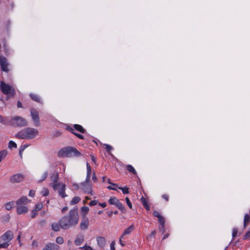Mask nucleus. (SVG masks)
Here are the masks:
<instances>
[{"label": "nucleus", "instance_id": "obj_1", "mask_svg": "<svg viewBox=\"0 0 250 250\" xmlns=\"http://www.w3.org/2000/svg\"><path fill=\"white\" fill-rule=\"evenodd\" d=\"M79 220L78 208H73L69 210L68 215H65L59 220L61 228L63 229H68L76 226Z\"/></svg>", "mask_w": 250, "mask_h": 250}, {"label": "nucleus", "instance_id": "obj_2", "mask_svg": "<svg viewBox=\"0 0 250 250\" xmlns=\"http://www.w3.org/2000/svg\"><path fill=\"white\" fill-rule=\"evenodd\" d=\"M39 134V131L37 129L27 127L23 130L18 132L15 136L21 139H30L34 138Z\"/></svg>", "mask_w": 250, "mask_h": 250}, {"label": "nucleus", "instance_id": "obj_3", "mask_svg": "<svg viewBox=\"0 0 250 250\" xmlns=\"http://www.w3.org/2000/svg\"><path fill=\"white\" fill-rule=\"evenodd\" d=\"M81 153L76 148L72 146H66L61 149L58 152L59 157H79Z\"/></svg>", "mask_w": 250, "mask_h": 250}, {"label": "nucleus", "instance_id": "obj_4", "mask_svg": "<svg viewBox=\"0 0 250 250\" xmlns=\"http://www.w3.org/2000/svg\"><path fill=\"white\" fill-rule=\"evenodd\" d=\"M0 88L2 93L7 95L8 98L13 97L15 94V89L10 85L5 83L4 82H1Z\"/></svg>", "mask_w": 250, "mask_h": 250}, {"label": "nucleus", "instance_id": "obj_5", "mask_svg": "<svg viewBox=\"0 0 250 250\" xmlns=\"http://www.w3.org/2000/svg\"><path fill=\"white\" fill-rule=\"evenodd\" d=\"M10 125L15 126L22 127L27 125V122L21 117L15 116L11 118Z\"/></svg>", "mask_w": 250, "mask_h": 250}, {"label": "nucleus", "instance_id": "obj_6", "mask_svg": "<svg viewBox=\"0 0 250 250\" xmlns=\"http://www.w3.org/2000/svg\"><path fill=\"white\" fill-rule=\"evenodd\" d=\"M53 189L55 190H58L59 195L62 197L64 198L67 196L65 193V185L63 184L57 183V184H51Z\"/></svg>", "mask_w": 250, "mask_h": 250}, {"label": "nucleus", "instance_id": "obj_7", "mask_svg": "<svg viewBox=\"0 0 250 250\" xmlns=\"http://www.w3.org/2000/svg\"><path fill=\"white\" fill-rule=\"evenodd\" d=\"M24 179V176L20 173L15 174L10 177L9 181L11 183L15 184L21 182Z\"/></svg>", "mask_w": 250, "mask_h": 250}, {"label": "nucleus", "instance_id": "obj_8", "mask_svg": "<svg viewBox=\"0 0 250 250\" xmlns=\"http://www.w3.org/2000/svg\"><path fill=\"white\" fill-rule=\"evenodd\" d=\"M31 115L36 126H38L40 125V118L38 111L32 108L30 109Z\"/></svg>", "mask_w": 250, "mask_h": 250}, {"label": "nucleus", "instance_id": "obj_9", "mask_svg": "<svg viewBox=\"0 0 250 250\" xmlns=\"http://www.w3.org/2000/svg\"><path fill=\"white\" fill-rule=\"evenodd\" d=\"M82 189L87 194L93 195V190L92 189L91 185L89 182H85L81 184Z\"/></svg>", "mask_w": 250, "mask_h": 250}, {"label": "nucleus", "instance_id": "obj_10", "mask_svg": "<svg viewBox=\"0 0 250 250\" xmlns=\"http://www.w3.org/2000/svg\"><path fill=\"white\" fill-rule=\"evenodd\" d=\"M13 236L14 234L13 232L11 230H8L0 236V240L9 243V241L13 239Z\"/></svg>", "mask_w": 250, "mask_h": 250}, {"label": "nucleus", "instance_id": "obj_11", "mask_svg": "<svg viewBox=\"0 0 250 250\" xmlns=\"http://www.w3.org/2000/svg\"><path fill=\"white\" fill-rule=\"evenodd\" d=\"M0 64L2 71L6 73L9 71L8 68L9 64L6 58L0 56Z\"/></svg>", "mask_w": 250, "mask_h": 250}, {"label": "nucleus", "instance_id": "obj_12", "mask_svg": "<svg viewBox=\"0 0 250 250\" xmlns=\"http://www.w3.org/2000/svg\"><path fill=\"white\" fill-rule=\"evenodd\" d=\"M89 225V222L88 219L86 217H83L80 224V229L83 230H86L88 228Z\"/></svg>", "mask_w": 250, "mask_h": 250}, {"label": "nucleus", "instance_id": "obj_13", "mask_svg": "<svg viewBox=\"0 0 250 250\" xmlns=\"http://www.w3.org/2000/svg\"><path fill=\"white\" fill-rule=\"evenodd\" d=\"M98 246L101 248L103 249L106 245V240L102 236L97 237L96 238Z\"/></svg>", "mask_w": 250, "mask_h": 250}, {"label": "nucleus", "instance_id": "obj_14", "mask_svg": "<svg viewBox=\"0 0 250 250\" xmlns=\"http://www.w3.org/2000/svg\"><path fill=\"white\" fill-rule=\"evenodd\" d=\"M28 210V208L26 206L18 205L17 212L18 214H22L26 213Z\"/></svg>", "mask_w": 250, "mask_h": 250}, {"label": "nucleus", "instance_id": "obj_15", "mask_svg": "<svg viewBox=\"0 0 250 250\" xmlns=\"http://www.w3.org/2000/svg\"><path fill=\"white\" fill-rule=\"evenodd\" d=\"M30 200L26 196H22L17 201V204L21 206H26Z\"/></svg>", "mask_w": 250, "mask_h": 250}, {"label": "nucleus", "instance_id": "obj_16", "mask_svg": "<svg viewBox=\"0 0 250 250\" xmlns=\"http://www.w3.org/2000/svg\"><path fill=\"white\" fill-rule=\"evenodd\" d=\"M48 176V172L47 171H44L42 175H40V174H38L37 176V178L38 180V182H42Z\"/></svg>", "mask_w": 250, "mask_h": 250}, {"label": "nucleus", "instance_id": "obj_17", "mask_svg": "<svg viewBox=\"0 0 250 250\" xmlns=\"http://www.w3.org/2000/svg\"><path fill=\"white\" fill-rule=\"evenodd\" d=\"M86 167H87V175L85 180V182H89L90 180V175L91 173V167L89 164V163H87L86 164Z\"/></svg>", "mask_w": 250, "mask_h": 250}, {"label": "nucleus", "instance_id": "obj_18", "mask_svg": "<svg viewBox=\"0 0 250 250\" xmlns=\"http://www.w3.org/2000/svg\"><path fill=\"white\" fill-rule=\"evenodd\" d=\"M84 241V236L83 235L78 236L75 240V244L76 246H80Z\"/></svg>", "mask_w": 250, "mask_h": 250}, {"label": "nucleus", "instance_id": "obj_19", "mask_svg": "<svg viewBox=\"0 0 250 250\" xmlns=\"http://www.w3.org/2000/svg\"><path fill=\"white\" fill-rule=\"evenodd\" d=\"M134 229V228L133 225H131L124 230L122 234V236H124L125 235L130 234L131 232V231L133 230Z\"/></svg>", "mask_w": 250, "mask_h": 250}, {"label": "nucleus", "instance_id": "obj_20", "mask_svg": "<svg viewBox=\"0 0 250 250\" xmlns=\"http://www.w3.org/2000/svg\"><path fill=\"white\" fill-rule=\"evenodd\" d=\"M50 250H60V247L55 243H49L47 244Z\"/></svg>", "mask_w": 250, "mask_h": 250}, {"label": "nucleus", "instance_id": "obj_21", "mask_svg": "<svg viewBox=\"0 0 250 250\" xmlns=\"http://www.w3.org/2000/svg\"><path fill=\"white\" fill-rule=\"evenodd\" d=\"M51 228L55 231H59L61 228L59 223H54L51 224Z\"/></svg>", "mask_w": 250, "mask_h": 250}, {"label": "nucleus", "instance_id": "obj_22", "mask_svg": "<svg viewBox=\"0 0 250 250\" xmlns=\"http://www.w3.org/2000/svg\"><path fill=\"white\" fill-rule=\"evenodd\" d=\"M81 211L83 217H86V215L89 211V208L86 206H83L81 208Z\"/></svg>", "mask_w": 250, "mask_h": 250}, {"label": "nucleus", "instance_id": "obj_23", "mask_svg": "<svg viewBox=\"0 0 250 250\" xmlns=\"http://www.w3.org/2000/svg\"><path fill=\"white\" fill-rule=\"evenodd\" d=\"M115 206L123 213H125L126 212L125 207L120 201H119Z\"/></svg>", "mask_w": 250, "mask_h": 250}, {"label": "nucleus", "instance_id": "obj_24", "mask_svg": "<svg viewBox=\"0 0 250 250\" xmlns=\"http://www.w3.org/2000/svg\"><path fill=\"white\" fill-rule=\"evenodd\" d=\"M73 127H74V128L76 130L80 131L81 133H84L85 132V130L81 125H77V124H75L73 125Z\"/></svg>", "mask_w": 250, "mask_h": 250}, {"label": "nucleus", "instance_id": "obj_25", "mask_svg": "<svg viewBox=\"0 0 250 250\" xmlns=\"http://www.w3.org/2000/svg\"><path fill=\"white\" fill-rule=\"evenodd\" d=\"M250 222V217L248 214L245 215L244 219V227L246 226Z\"/></svg>", "mask_w": 250, "mask_h": 250}, {"label": "nucleus", "instance_id": "obj_26", "mask_svg": "<svg viewBox=\"0 0 250 250\" xmlns=\"http://www.w3.org/2000/svg\"><path fill=\"white\" fill-rule=\"evenodd\" d=\"M51 180L54 183L57 184L58 179V174L57 173H53L50 177Z\"/></svg>", "mask_w": 250, "mask_h": 250}, {"label": "nucleus", "instance_id": "obj_27", "mask_svg": "<svg viewBox=\"0 0 250 250\" xmlns=\"http://www.w3.org/2000/svg\"><path fill=\"white\" fill-rule=\"evenodd\" d=\"M119 201V200L116 197H114L112 198H110L108 200V203L110 205H116L117 203Z\"/></svg>", "mask_w": 250, "mask_h": 250}, {"label": "nucleus", "instance_id": "obj_28", "mask_svg": "<svg viewBox=\"0 0 250 250\" xmlns=\"http://www.w3.org/2000/svg\"><path fill=\"white\" fill-rule=\"evenodd\" d=\"M140 200H141V203L143 204L144 207L146 208V209L148 210H149V209H150L149 207L147 205L145 198L143 197H142Z\"/></svg>", "mask_w": 250, "mask_h": 250}, {"label": "nucleus", "instance_id": "obj_29", "mask_svg": "<svg viewBox=\"0 0 250 250\" xmlns=\"http://www.w3.org/2000/svg\"><path fill=\"white\" fill-rule=\"evenodd\" d=\"M38 224L40 228H42L46 225L47 221L44 219H40L38 221Z\"/></svg>", "mask_w": 250, "mask_h": 250}, {"label": "nucleus", "instance_id": "obj_30", "mask_svg": "<svg viewBox=\"0 0 250 250\" xmlns=\"http://www.w3.org/2000/svg\"><path fill=\"white\" fill-rule=\"evenodd\" d=\"M7 154L6 150H3L0 151V163L3 159H4Z\"/></svg>", "mask_w": 250, "mask_h": 250}, {"label": "nucleus", "instance_id": "obj_31", "mask_svg": "<svg viewBox=\"0 0 250 250\" xmlns=\"http://www.w3.org/2000/svg\"><path fill=\"white\" fill-rule=\"evenodd\" d=\"M155 234H156V231L155 230L152 231L151 232V233L147 236L146 239L148 241H151L153 239V241L154 242V239Z\"/></svg>", "mask_w": 250, "mask_h": 250}, {"label": "nucleus", "instance_id": "obj_32", "mask_svg": "<svg viewBox=\"0 0 250 250\" xmlns=\"http://www.w3.org/2000/svg\"><path fill=\"white\" fill-rule=\"evenodd\" d=\"M81 200L80 197L78 196L74 197L70 202V204L72 205L77 204Z\"/></svg>", "mask_w": 250, "mask_h": 250}, {"label": "nucleus", "instance_id": "obj_33", "mask_svg": "<svg viewBox=\"0 0 250 250\" xmlns=\"http://www.w3.org/2000/svg\"><path fill=\"white\" fill-rule=\"evenodd\" d=\"M126 169L129 172H131L134 174H136L137 173L134 167L130 165L126 166Z\"/></svg>", "mask_w": 250, "mask_h": 250}, {"label": "nucleus", "instance_id": "obj_34", "mask_svg": "<svg viewBox=\"0 0 250 250\" xmlns=\"http://www.w3.org/2000/svg\"><path fill=\"white\" fill-rule=\"evenodd\" d=\"M30 97L33 100H34L36 102H40V99L38 95L34 94L31 93L30 94Z\"/></svg>", "mask_w": 250, "mask_h": 250}, {"label": "nucleus", "instance_id": "obj_35", "mask_svg": "<svg viewBox=\"0 0 250 250\" xmlns=\"http://www.w3.org/2000/svg\"><path fill=\"white\" fill-rule=\"evenodd\" d=\"M158 221L159 222L160 225L162 226V228H163L164 227L165 225V219L162 216H159L158 218Z\"/></svg>", "mask_w": 250, "mask_h": 250}, {"label": "nucleus", "instance_id": "obj_36", "mask_svg": "<svg viewBox=\"0 0 250 250\" xmlns=\"http://www.w3.org/2000/svg\"><path fill=\"white\" fill-rule=\"evenodd\" d=\"M17 144L13 141H10L8 144V147L10 149H12V148H17Z\"/></svg>", "mask_w": 250, "mask_h": 250}, {"label": "nucleus", "instance_id": "obj_37", "mask_svg": "<svg viewBox=\"0 0 250 250\" xmlns=\"http://www.w3.org/2000/svg\"><path fill=\"white\" fill-rule=\"evenodd\" d=\"M118 188L122 190V191L124 194H127L129 193V188L126 187L124 188L118 187Z\"/></svg>", "mask_w": 250, "mask_h": 250}, {"label": "nucleus", "instance_id": "obj_38", "mask_svg": "<svg viewBox=\"0 0 250 250\" xmlns=\"http://www.w3.org/2000/svg\"><path fill=\"white\" fill-rule=\"evenodd\" d=\"M56 241L58 244H62L63 243L64 240L62 237L59 236L57 237Z\"/></svg>", "mask_w": 250, "mask_h": 250}, {"label": "nucleus", "instance_id": "obj_39", "mask_svg": "<svg viewBox=\"0 0 250 250\" xmlns=\"http://www.w3.org/2000/svg\"><path fill=\"white\" fill-rule=\"evenodd\" d=\"M42 194L44 196H46L49 194V190L46 188H43L42 191Z\"/></svg>", "mask_w": 250, "mask_h": 250}, {"label": "nucleus", "instance_id": "obj_40", "mask_svg": "<svg viewBox=\"0 0 250 250\" xmlns=\"http://www.w3.org/2000/svg\"><path fill=\"white\" fill-rule=\"evenodd\" d=\"M43 205L42 204H38L35 206V210H37V211H39V210H41V209L42 208Z\"/></svg>", "mask_w": 250, "mask_h": 250}, {"label": "nucleus", "instance_id": "obj_41", "mask_svg": "<svg viewBox=\"0 0 250 250\" xmlns=\"http://www.w3.org/2000/svg\"><path fill=\"white\" fill-rule=\"evenodd\" d=\"M80 249L83 250H94L90 246L85 245L83 247H80Z\"/></svg>", "mask_w": 250, "mask_h": 250}, {"label": "nucleus", "instance_id": "obj_42", "mask_svg": "<svg viewBox=\"0 0 250 250\" xmlns=\"http://www.w3.org/2000/svg\"><path fill=\"white\" fill-rule=\"evenodd\" d=\"M237 233H238V229H237L234 228L232 229V238H234L237 236Z\"/></svg>", "mask_w": 250, "mask_h": 250}, {"label": "nucleus", "instance_id": "obj_43", "mask_svg": "<svg viewBox=\"0 0 250 250\" xmlns=\"http://www.w3.org/2000/svg\"><path fill=\"white\" fill-rule=\"evenodd\" d=\"M125 201H126L127 206L129 207V208H130L131 209L132 208V204H131V202L130 201L128 197L125 198Z\"/></svg>", "mask_w": 250, "mask_h": 250}, {"label": "nucleus", "instance_id": "obj_44", "mask_svg": "<svg viewBox=\"0 0 250 250\" xmlns=\"http://www.w3.org/2000/svg\"><path fill=\"white\" fill-rule=\"evenodd\" d=\"M104 146H105V149L109 153H110V151L113 149V147L109 145L104 144Z\"/></svg>", "mask_w": 250, "mask_h": 250}, {"label": "nucleus", "instance_id": "obj_45", "mask_svg": "<svg viewBox=\"0 0 250 250\" xmlns=\"http://www.w3.org/2000/svg\"><path fill=\"white\" fill-rule=\"evenodd\" d=\"M9 245V243H8V242H4L2 244H0V249L1 248H6L8 247Z\"/></svg>", "mask_w": 250, "mask_h": 250}, {"label": "nucleus", "instance_id": "obj_46", "mask_svg": "<svg viewBox=\"0 0 250 250\" xmlns=\"http://www.w3.org/2000/svg\"><path fill=\"white\" fill-rule=\"evenodd\" d=\"M37 210L33 209L31 211V217L32 218H35L37 215Z\"/></svg>", "mask_w": 250, "mask_h": 250}, {"label": "nucleus", "instance_id": "obj_47", "mask_svg": "<svg viewBox=\"0 0 250 250\" xmlns=\"http://www.w3.org/2000/svg\"><path fill=\"white\" fill-rule=\"evenodd\" d=\"M5 208L7 210H10L12 208V206L10 203H7L5 204Z\"/></svg>", "mask_w": 250, "mask_h": 250}, {"label": "nucleus", "instance_id": "obj_48", "mask_svg": "<svg viewBox=\"0 0 250 250\" xmlns=\"http://www.w3.org/2000/svg\"><path fill=\"white\" fill-rule=\"evenodd\" d=\"M250 238V231L247 232L244 236V239L247 240Z\"/></svg>", "mask_w": 250, "mask_h": 250}, {"label": "nucleus", "instance_id": "obj_49", "mask_svg": "<svg viewBox=\"0 0 250 250\" xmlns=\"http://www.w3.org/2000/svg\"><path fill=\"white\" fill-rule=\"evenodd\" d=\"M97 203H98V201L97 200H93L89 203V205L90 206H93L96 205L97 204Z\"/></svg>", "mask_w": 250, "mask_h": 250}, {"label": "nucleus", "instance_id": "obj_50", "mask_svg": "<svg viewBox=\"0 0 250 250\" xmlns=\"http://www.w3.org/2000/svg\"><path fill=\"white\" fill-rule=\"evenodd\" d=\"M6 122V120L5 119V118H4L3 117L0 115V123L2 124H5Z\"/></svg>", "mask_w": 250, "mask_h": 250}, {"label": "nucleus", "instance_id": "obj_51", "mask_svg": "<svg viewBox=\"0 0 250 250\" xmlns=\"http://www.w3.org/2000/svg\"><path fill=\"white\" fill-rule=\"evenodd\" d=\"M115 241H112L110 244V250H115Z\"/></svg>", "mask_w": 250, "mask_h": 250}, {"label": "nucleus", "instance_id": "obj_52", "mask_svg": "<svg viewBox=\"0 0 250 250\" xmlns=\"http://www.w3.org/2000/svg\"><path fill=\"white\" fill-rule=\"evenodd\" d=\"M153 215L157 218L159 217V216H161V215L159 214V213L157 211H156V210L153 212Z\"/></svg>", "mask_w": 250, "mask_h": 250}, {"label": "nucleus", "instance_id": "obj_53", "mask_svg": "<svg viewBox=\"0 0 250 250\" xmlns=\"http://www.w3.org/2000/svg\"><path fill=\"white\" fill-rule=\"evenodd\" d=\"M38 243L36 240H33L32 243V246L33 247H37L38 246Z\"/></svg>", "mask_w": 250, "mask_h": 250}, {"label": "nucleus", "instance_id": "obj_54", "mask_svg": "<svg viewBox=\"0 0 250 250\" xmlns=\"http://www.w3.org/2000/svg\"><path fill=\"white\" fill-rule=\"evenodd\" d=\"M74 135H76L77 137H78L79 138H80L81 139H83V136L80 134L77 133L75 132Z\"/></svg>", "mask_w": 250, "mask_h": 250}, {"label": "nucleus", "instance_id": "obj_55", "mask_svg": "<svg viewBox=\"0 0 250 250\" xmlns=\"http://www.w3.org/2000/svg\"><path fill=\"white\" fill-rule=\"evenodd\" d=\"M107 181L108 183H109V184L112 185L113 186H114L115 187H118V185L116 184L111 183L110 182V180L109 179H107Z\"/></svg>", "mask_w": 250, "mask_h": 250}, {"label": "nucleus", "instance_id": "obj_56", "mask_svg": "<svg viewBox=\"0 0 250 250\" xmlns=\"http://www.w3.org/2000/svg\"><path fill=\"white\" fill-rule=\"evenodd\" d=\"M116 188L117 187H115L114 186V187H113V186H112V187L111 186H108L107 187V188L109 189H111V190H117L116 189ZM117 188H118V187Z\"/></svg>", "mask_w": 250, "mask_h": 250}, {"label": "nucleus", "instance_id": "obj_57", "mask_svg": "<svg viewBox=\"0 0 250 250\" xmlns=\"http://www.w3.org/2000/svg\"><path fill=\"white\" fill-rule=\"evenodd\" d=\"M29 195L31 197H34L35 195V191L33 190H30L29 191Z\"/></svg>", "mask_w": 250, "mask_h": 250}, {"label": "nucleus", "instance_id": "obj_58", "mask_svg": "<svg viewBox=\"0 0 250 250\" xmlns=\"http://www.w3.org/2000/svg\"><path fill=\"white\" fill-rule=\"evenodd\" d=\"M92 180H93V181L94 182H96V181L97 180V177H96V175H95V174L94 173H93V175L92 176Z\"/></svg>", "mask_w": 250, "mask_h": 250}, {"label": "nucleus", "instance_id": "obj_59", "mask_svg": "<svg viewBox=\"0 0 250 250\" xmlns=\"http://www.w3.org/2000/svg\"><path fill=\"white\" fill-rule=\"evenodd\" d=\"M162 197L165 199L167 201L168 200V196L166 194H164L162 195Z\"/></svg>", "mask_w": 250, "mask_h": 250}, {"label": "nucleus", "instance_id": "obj_60", "mask_svg": "<svg viewBox=\"0 0 250 250\" xmlns=\"http://www.w3.org/2000/svg\"><path fill=\"white\" fill-rule=\"evenodd\" d=\"M21 234H22L21 232H20L19 233V235H18V236L17 237V240L18 241H21Z\"/></svg>", "mask_w": 250, "mask_h": 250}, {"label": "nucleus", "instance_id": "obj_61", "mask_svg": "<svg viewBox=\"0 0 250 250\" xmlns=\"http://www.w3.org/2000/svg\"><path fill=\"white\" fill-rule=\"evenodd\" d=\"M100 206H101L102 208H104L106 206V203H99V204Z\"/></svg>", "mask_w": 250, "mask_h": 250}, {"label": "nucleus", "instance_id": "obj_62", "mask_svg": "<svg viewBox=\"0 0 250 250\" xmlns=\"http://www.w3.org/2000/svg\"><path fill=\"white\" fill-rule=\"evenodd\" d=\"M123 237H124V236L122 235V236H121V237H120V240H119V241H120V244H121L122 246H124L125 245H124V244H123V242H122V238H123Z\"/></svg>", "mask_w": 250, "mask_h": 250}, {"label": "nucleus", "instance_id": "obj_63", "mask_svg": "<svg viewBox=\"0 0 250 250\" xmlns=\"http://www.w3.org/2000/svg\"><path fill=\"white\" fill-rule=\"evenodd\" d=\"M24 148H21L19 151V154L21 158H22V152L23 151Z\"/></svg>", "mask_w": 250, "mask_h": 250}, {"label": "nucleus", "instance_id": "obj_64", "mask_svg": "<svg viewBox=\"0 0 250 250\" xmlns=\"http://www.w3.org/2000/svg\"><path fill=\"white\" fill-rule=\"evenodd\" d=\"M42 250H50L49 246H48V245L47 244L45 248Z\"/></svg>", "mask_w": 250, "mask_h": 250}]
</instances>
